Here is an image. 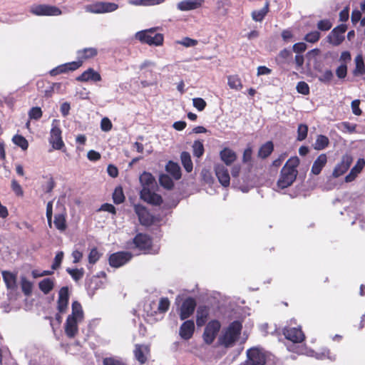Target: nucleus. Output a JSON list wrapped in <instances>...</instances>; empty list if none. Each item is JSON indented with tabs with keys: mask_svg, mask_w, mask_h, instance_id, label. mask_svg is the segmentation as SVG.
Listing matches in <instances>:
<instances>
[{
	"mask_svg": "<svg viewBox=\"0 0 365 365\" xmlns=\"http://www.w3.org/2000/svg\"><path fill=\"white\" fill-rule=\"evenodd\" d=\"M101 74L96 71L92 68H88L82 74L76 78V81L80 82H88L91 81L93 83L99 82L101 81Z\"/></svg>",
	"mask_w": 365,
	"mask_h": 365,
	"instance_id": "nucleus-16",
	"label": "nucleus"
},
{
	"mask_svg": "<svg viewBox=\"0 0 365 365\" xmlns=\"http://www.w3.org/2000/svg\"><path fill=\"white\" fill-rule=\"evenodd\" d=\"M140 182L143 186L140 191L141 199L154 205H160L163 201L161 196L150 190L155 184L154 177L150 173L144 172L140 176Z\"/></svg>",
	"mask_w": 365,
	"mask_h": 365,
	"instance_id": "nucleus-2",
	"label": "nucleus"
},
{
	"mask_svg": "<svg viewBox=\"0 0 365 365\" xmlns=\"http://www.w3.org/2000/svg\"><path fill=\"white\" fill-rule=\"evenodd\" d=\"M352 158L349 155H345L342 157L341 162L336 165L334 171L333 175L335 178L339 177L343 175L350 167L352 163Z\"/></svg>",
	"mask_w": 365,
	"mask_h": 365,
	"instance_id": "nucleus-19",
	"label": "nucleus"
},
{
	"mask_svg": "<svg viewBox=\"0 0 365 365\" xmlns=\"http://www.w3.org/2000/svg\"><path fill=\"white\" fill-rule=\"evenodd\" d=\"M180 160L185 170L187 173H190L192 170L193 165L190 153L185 151L182 152L180 155Z\"/></svg>",
	"mask_w": 365,
	"mask_h": 365,
	"instance_id": "nucleus-34",
	"label": "nucleus"
},
{
	"mask_svg": "<svg viewBox=\"0 0 365 365\" xmlns=\"http://www.w3.org/2000/svg\"><path fill=\"white\" fill-rule=\"evenodd\" d=\"M227 84L231 89L240 91L242 88L241 79L236 75L228 76Z\"/></svg>",
	"mask_w": 365,
	"mask_h": 365,
	"instance_id": "nucleus-35",
	"label": "nucleus"
},
{
	"mask_svg": "<svg viewBox=\"0 0 365 365\" xmlns=\"http://www.w3.org/2000/svg\"><path fill=\"white\" fill-rule=\"evenodd\" d=\"M113 124L110 120L106 117L103 118L101 122V129L104 132H108L112 129Z\"/></svg>",
	"mask_w": 365,
	"mask_h": 365,
	"instance_id": "nucleus-56",
	"label": "nucleus"
},
{
	"mask_svg": "<svg viewBox=\"0 0 365 365\" xmlns=\"http://www.w3.org/2000/svg\"><path fill=\"white\" fill-rule=\"evenodd\" d=\"M82 64L81 61H73L68 63L60 65L50 71L51 76H57L61 73H66L69 71H75Z\"/></svg>",
	"mask_w": 365,
	"mask_h": 365,
	"instance_id": "nucleus-20",
	"label": "nucleus"
},
{
	"mask_svg": "<svg viewBox=\"0 0 365 365\" xmlns=\"http://www.w3.org/2000/svg\"><path fill=\"white\" fill-rule=\"evenodd\" d=\"M329 144V139L325 135H318L314 148L316 150H320L324 149Z\"/></svg>",
	"mask_w": 365,
	"mask_h": 365,
	"instance_id": "nucleus-39",
	"label": "nucleus"
},
{
	"mask_svg": "<svg viewBox=\"0 0 365 365\" xmlns=\"http://www.w3.org/2000/svg\"><path fill=\"white\" fill-rule=\"evenodd\" d=\"M193 106L196 108L199 111H202L205 109L207 103L204 99L201 98H195L192 99Z\"/></svg>",
	"mask_w": 365,
	"mask_h": 365,
	"instance_id": "nucleus-55",
	"label": "nucleus"
},
{
	"mask_svg": "<svg viewBox=\"0 0 365 365\" xmlns=\"http://www.w3.org/2000/svg\"><path fill=\"white\" fill-rule=\"evenodd\" d=\"M158 304L162 314L168 311L170 306L168 298H160Z\"/></svg>",
	"mask_w": 365,
	"mask_h": 365,
	"instance_id": "nucleus-57",
	"label": "nucleus"
},
{
	"mask_svg": "<svg viewBox=\"0 0 365 365\" xmlns=\"http://www.w3.org/2000/svg\"><path fill=\"white\" fill-rule=\"evenodd\" d=\"M334 77L332 71L329 69L325 70L319 77L318 79L323 83H329Z\"/></svg>",
	"mask_w": 365,
	"mask_h": 365,
	"instance_id": "nucleus-44",
	"label": "nucleus"
},
{
	"mask_svg": "<svg viewBox=\"0 0 365 365\" xmlns=\"http://www.w3.org/2000/svg\"><path fill=\"white\" fill-rule=\"evenodd\" d=\"M329 42L334 46H339L344 39V35L339 34L336 31H331L329 36Z\"/></svg>",
	"mask_w": 365,
	"mask_h": 365,
	"instance_id": "nucleus-38",
	"label": "nucleus"
},
{
	"mask_svg": "<svg viewBox=\"0 0 365 365\" xmlns=\"http://www.w3.org/2000/svg\"><path fill=\"white\" fill-rule=\"evenodd\" d=\"M193 155L197 158L201 157L204 153V146L201 141L195 140L192 144Z\"/></svg>",
	"mask_w": 365,
	"mask_h": 365,
	"instance_id": "nucleus-42",
	"label": "nucleus"
},
{
	"mask_svg": "<svg viewBox=\"0 0 365 365\" xmlns=\"http://www.w3.org/2000/svg\"><path fill=\"white\" fill-rule=\"evenodd\" d=\"M319 38H320L319 32L314 31H312V32L307 34L304 37V40L309 43H315V42L318 41Z\"/></svg>",
	"mask_w": 365,
	"mask_h": 365,
	"instance_id": "nucleus-53",
	"label": "nucleus"
},
{
	"mask_svg": "<svg viewBox=\"0 0 365 365\" xmlns=\"http://www.w3.org/2000/svg\"><path fill=\"white\" fill-rule=\"evenodd\" d=\"M29 11L36 16H58L62 14V11L58 7L49 4H33Z\"/></svg>",
	"mask_w": 365,
	"mask_h": 365,
	"instance_id": "nucleus-6",
	"label": "nucleus"
},
{
	"mask_svg": "<svg viewBox=\"0 0 365 365\" xmlns=\"http://www.w3.org/2000/svg\"><path fill=\"white\" fill-rule=\"evenodd\" d=\"M355 68L353 71V74L355 76H362L365 73V65L364 58L361 54L357 55L354 58Z\"/></svg>",
	"mask_w": 365,
	"mask_h": 365,
	"instance_id": "nucleus-26",
	"label": "nucleus"
},
{
	"mask_svg": "<svg viewBox=\"0 0 365 365\" xmlns=\"http://www.w3.org/2000/svg\"><path fill=\"white\" fill-rule=\"evenodd\" d=\"M242 329V323L239 321H234L230 323L223 335L220 338L221 344L226 348L233 346L241 334Z\"/></svg>",
	"mask_w": 365,
	"mask_h": 365,
	"instance_id": "nucleus-3",
	"label": "nucleus"
},
{
	"mask_svg": "<svg viewBox=\"0 0 365 365\" xmlns=\"http://www.w3.org/2000/svg\"><path fill=\"white\" fill-rule=\"evenodd\" d=\"M195 323L193 320H186L180 327L179 335L184 340L190 339L195 332Z\"/></svg>",
	"mask_w": 365,
	"mask_h": 365,
	"instance_id": "nucleus-14",
	"label": "nucleus"
},
{
	"mask_svg": "<svg viewBox=\"0 0 365 365\" xmlns=\"http://www.w3.org/2000/svg\"><path fill=\"white\" fill-rule=\"evenodd\" d=\"M308 127L305 124H300L297 129V140L302 141L304 140L307 135Z\"/></svg>",
	"mask_w": 365,
	"mask_h": 365,
	"instance_id": "nucleus-45",
	"label": "nucleus"
},
{
	"mask_svg": "<svg viewBox=\"0 0 365 365\" xmlns=\"http://www.w3.org/2000/svg\"><path fill=\"white\" fill-rule=\"evenodd\" d=\"M63 252H59L56 254V255L54 258V262L51 267L53 269H56L60 267L61 263L63 260Z\"/></svg>",
	"mask_w": 365,
	"mask_h": 365,
	"instance_id": "nucleus-64",
	"label": "nucleus"
},
{
	"mask_svg": "<svg viewBox=\"0 0 365 365\" xmlns=\"http://www.w3.org/2000/svg\"><path fill=\"white\" fill-rule=\"evenodd\" d=\"M67 272L75 281L79 280L83 276V270L82 269H68Z\"/></svg>",
	"mask_w": 365,
	"mask_h": 365,
	"instance_id": "nucleus-51",
	"label": "nucleus"
},
{
	"mask_svg": "<svg viewBox=\"0 0 365 365\" xmlns=\"http://www.w3.org/2000/svg\"><path fill=\"white\" fill-rule=\"evenodd\" d=\"M221 328L220 322L217 319L210 321L205 327L202 339L204 342L210 345L213 343Z\"/></svg>",
	"mask_w": 365,
	"mask_h": 365,
	"instance_id": "nucleus-7",
	"label": "nucleus"
},
{
	"mask_svg": "<svg viewBox=\"0 0 365 365\" xmlns=\"http://www.w3.org/2000/svg\"><path fill=\"white\" fill-rule=\"evenodd\" d=\"M347 74V66L346 63H341L336 69V75L339 79H344Z\"/></svg>",
	"mask_w": 365,
	"mask_h": 365,
	"instance_id": "nucleus-50",
	"label": "nucleus"
},
{
	"mask_svg": "<svg viewBox=\"0 0 365 365\" xmlns=\"http://www.w3.org/2000/svg\"><path fill=\"white\" fill-rule=\"evenodd\" d=\"M52 215H53V202L50 201L46 205V217L48 220V225L50 227H52Z\"/></svg>",
	"mask_w": 365,
	"mask_h": 365,
	"instance_id": "nucleus-60",
	"label": "nucleus"
},
{
	"mask_svg": "<svg viewBox=\"0 0 365 365\" xmlns=\"http://www.w3.org/2000/svg\"><path fill=\"white\" fill-rule=\"evenodd\" d=\"M327 162V157L325 154H321L315 160L312 168V173L314 175H319Z\"/></svg>",
	"mask_w": 365,
	"mask_h": 365,
	"instance_id": "nucleus-25",
	"label": "nucleus"
},
{
	"mask_svg": "<svg viewBox=\"0 0 365 365\" xmlns=\"http://www.w3.org/2000/svg\"><path fill=\"white\" fill-rule=\"evenodd\" d=\"M365 165V160L363 158H360L357 160L356 164L353 167L351 170L349 175H347L345 178L346 182H351L353 181L357 175L362 170Z\"/></svg>",
	"mask_w": 365,
	"mask_h": 365,
	"instance_id": "nucleus-24",
	"label": "nucleus"
},
{
	"mask_svg": "<svg viewBox=\"0 0 365 365\" xmlns=\"http://www.w3.org/2000/svg\"><path fill=\"white\" fill-rule=\"evenodd\" d=\"M269 11V2L267 1L265 3L264 6L260 10L253 11L252 12V18L255 21L260 22L262 21L267 14Z\"/></svg>",
	"mask_w": 365,
	"mask_h": 365,
	"instance_id": "nucleus-31",
	"label": "nucleus"
},
{
	"mask_svg": "<svg viewBox=\"0 0 365 365\" xmlns=\"http://www.w3.org/2000/svg\"><path fill=\"white\" fill-rule=\"evenodd\" d=\"M103 365H127L121 359H118L114 357H106L103 360Z\"/></svg>",
	"mask_w": 365,
	"mask_h": 365,
	"instance_id": "nucleus-48",
	"label": "nucleus"
},
{
	"mask_svg": "<svg viewBox=\"0 0 365 365\" xmlns=\"http://www.w3.org/2000/svg\"><path fill=\"white\" fill-rule=\"evenodd\" d=\"M69 316H73V318L81 321L83 319V311L81 304L78 302L74 301L72 303V313Z\"/></svg>",
	"mask_w": 365,
	"mask_h": 365,
	"instance_id": "nucleus-36",
	"label": "nucleus"
},
{
	"mask_svg": "<svg viewBox=\"0 0 365 365\" xmlns=\"http://www.w3.org/2000/svg\"><path fill=\"white\" fill-rule=\"evenodd\" d=\"M30 119L38 120L42 116V110L39 107H33L29 112Z\"/></svg>",
	"mask_w": 365,
	"mask_h": 365,
	"instance_id": "nucleus-49",
	"label": "nucleus"
},
{
	"mask_svg": "<svg viewBox=\"0 0 365 365\" xmlns=\"http://www.w3.org/2000/svg\"><path fill=\"white\" fill-rule=\"evenodd\" d=\"M331 23L329 20H322L317 24V28L321 31H328L331 28Z\"/></svg>",
	"mask_w": 365,
	"mask_h": 365,
	"instance_id": "nucleus-62",
	"label": "nucleus"
},
{
	"mask_svg": "<svg viewBox=\"0 0 365 365\" xmlns=\"http://www.w3.org/2000/svg\"><path fill=\"white\" fill-rule=\"evenodd\" d=\"M155 66V63L150 60L144 61L140 66V70H147L148 71H152V68Z\"/></svg>",
	"mask_w": 365,
	"mask_h": 365,
	"instance_id": "nucleus-63",
	"label": "nucleus"
},
{
	"mask_svg": "<svg viewBox=\"0 0 365 365\" xmlns=\"http://www.w3.org/2000/svg\"><path fill=\"white\" fill-rule=\"evenodd\" d=\"M113 201L116 204L122 203L125 200V196L121 187H117L113 194Z\"/></svg>",
	"mask_w": 365,
	"mask_h": 365,
	"instance_id": "nucleus-43",
	"label": "nucleus"
},
{
	"mask_svg": "<svg viewBox=\"0 0 365 365\" xmlns=\"http://www.w3.org/2000/svg\"><path fill=\"white\" fill-rule=\"evenodd\" d=\"M159 181L160 185L167 189H171L173 187V180L166 175H160Z\"/></svg>",
	"mask_w": 365,
	"mask_h": 365,
	"instance_id": "nucleus-46",
	"label": "nucleus"
},
{
	"mask_svg": "<svg viewBox=\"0 0 365 365\" xmlns=\"http://www.w3.org/2000/svg\"><path fill=\"white\" fill-rule=\"evenodd\" d=\"M209 317V309L207 306H199L197 309L196 324L198 327L204 326Z\"/></svg>",
	"mask_w": 365,
	"mask_h": 365,
	"instance_id": "nucleus-22",
	"label": "nucleus"
},
{
	"mask_svg": "<svg viewBox=\"0 0 365 365\" xmlns=\"http://www.w3.org/2000/svg\"><path fill=\"white\" fill-rule=\"evenodd\" d=\"M53 287V281L50 278L44 279L38 282V287L44 294H48Z\"/></svg>",
	"mask_w": 365,
	"mask_h": 365,
	"instance_id": "nucleus-33",
	"label": "nucleus"
},
{
	"mask_svg": "<svg viewBox=\"0 0 365 365\" xmlns=\"http://www.w3.org/2000/svg\"><path fill=\"white\" fill-rule=\"evenodd\" d=\"M98 53L97 49L95 48H86L78 51V55L83 59H88L96 56Z\"/></svg>",
	"mask_w": 365,
	"mask_h": 365,
	"instance_id": "nucleus-37",
	"label": "nucleus"
},
{
	"mask_svg": "<svg viewBox=\"0 0 365 365\" xmlns=\"http://www.w3.org/2000/svg\"><path fill=\"white\" fill-rule=\"evenodd\" d=\"M215 171L220 184L224 187H227L230 185V178L227 168L222 164H217L215 167Z\"/></svg>",
	"mask_w": 365,
	"mask_h": 365,
	"instance_id": "nucleus-18",
	"label": "nucleus"
},
{
	"mask_svg": "<svg viewBox=\"0 0 365 365\" xmlns=\"http://www.w3.org/2000/svg\"><path fill=\"white\" fill-rule=\"evenodd\" d=\"M11 189L13 191L19 196H22L24 194L23 190L21 188V186L19 185V183L14 179L11 180Z\"/></svg>",
	"mask_w": 365,
	"mask_h": 365,
	"instance_id": "nucleus-61",
	"label": "nucleus"
},
{
	"mask_svg": "<svg viewBox=\"0 0 365 365\" xmlns=\"http://www.w3.org/2000/svg\"><path fill=\"white\" fill-rule=\"evenodd\" d=\"M20 286L24 295L30 296L32 294L34 283L29 281L25 276H21Z\"/></svg>",
	"mask_w": 365,
	"mask_h": 365,
	"instance_id": "nucleus-29",
	"label": "nucleus"
},
{
	"mask_svg": "<svg viewBox=\"0 0 365 365\" xmlns=\"http://www.w3.org/2000/svg\"><path fill=\"white\" fill-rule=\"evenodd\" d=\"M13 143L19 146L22 150H26L29 147V143L27 140L19 135H16L12 138Z\"/></svg>",
	"mask_w": 365,
	"mask_h": 365,
	"instance_id": "nucleus-41",
	"label": "nucleus"
},
{
	"mask_svg": "<svg viewBox=\"0 0 365 365\" xmlns=\"http://www.w3.org/2000/svg\"><path fill=\"white\" fill-rule=\"evenodd\" d=\"M134 210L138 217L139 222L144 226H150L154 222L153 216L143 205H135Z\"/></svg>",
	"mask_w": 365,
	"mask_h": 365,
	"instance_id": "nucleus-12",
	"label": "nucleus"
},
{
	"mask_svg": "<svg viewBox=\"0 0 365 365\" xmlns=\"http://www.w3.org/2000/svg\"><path fill=\"white\" fill-rule=\"evenodd\" d=\"M205 0H183L177 4V9L181 11L197 9L203 5Z\"/></svg>",
	"mask_w": 365,
	"mask_h": 365,
	"instance_id": "nucleus-17",
	"label": "nucleus"
},
{
	"mask_svg": "<svg viewBox=\"0 0 365 365\" xmlns=\"http://www.w3.org/2000/svg\"><path fill=\"white\" fill-rule=\"evenodd\" d=\"M229 1L227 0H220L217 2V10L225 15L227 14V8L229 6Z\"/></svg>",
	"mask_w": 365,
	"mask_h": 365,
	"instance_id": "nucleus-59",
	"label": "nucleus"
},
{
	"mask_svg": "<svg viewBox=\"0 0 365 365\" xmlns=\"http://www.w3.org/2000/svg\"><path fill=\"white\" fill-rule=\"evenodd\" d=\"M69 298H58V310L60 313H63L67 310Z\"/></svg>",
	"mask_w": 365,
	"mask_h": 365,
	"instance_id": "nucleus-54",
	"label": "nucleus"
},
{
	"mask_svg": "<svg viewBox=\"0 0 365 365\" xmlns=\"http://www.w3.org/2000/svg\"><path fill=\"white\" fill-rule=\"evenodd\" d=\"M119 8L118 4L109 1H96L93 4L86 5V12L91 14H106L115 11Z\"/></svg>",
	"mask_w": 365,
	"mask_h": 365,
	"instance_id": "nucleus-4",
	"label": "nucleus"
},
{
	"mask_svg": "<svg viewBox=\"0 0 365 365\" xmlns=\"http://www.w3.org/2000/svg\"><path fill=\"white\" fill-rule=\"evenodd\" d=\"M299 164V159L297 156L292 157L287 161L281 170L280 176L277 181V187L279 188L284 189L292 185L298 175L297 168Z\"/></svg>",
	"mask_w": 365,
	"mask_h": 365,
	"instance_id": "nucleus-1",
	"label": "nucleus"
},
{
	"mask_svg": "<svg viewBox=\"0 0 365 365\" xmlns=\"http://www.w3.org/2000/svg\"><path fill=\"white\" fill-rule=\"evenodd\" d=\"M144 350L147 352L149 351L146 346L140 344H136L133 351L135 359L140 364H144L147 361V356L145 354Z\"/></svg>",
	"mask_w": 365,
	"mask_h": 365,
	"instance_id": "nucleus-27",
	"label": "nucleus"
},
{
	"mask_svg": "<svg viewBox=\"0 0 365 365\" xmlns=\"http://www.w3.org/2000/svg\"><path fill=\"white\" fill-rule=\"evenodd\" d=\"M133 243L139 250L148 251L151 245V240L146 235L138 234L134 238Z\"/></svg>",
	"mask_w": 365,
	"mask_h": 365,
	"instance_id": "nucleus-21",
	"label": "nucleus"
},
{
	"mask_svg": "<svg viewBox=\"0 0 365 365\" xmlns=\"http://www.w3.org/2000/svg\"><path fill=\"white\" fill-rule=\"evenodd\" d=\"M176 43L182 45L185 47H192L197 44V41L189 37H185L182 40L177 41Z\"/></svg>",
	"mask_w": 365,
	"mask_h": 365,
	"instance_id": "nucleus-47",
	"label": "nucleus"
},
{
	"mask_svg": "<svg viewBox=\"0 0 365 365\" xmlns=\"http://www.w3.org/2000/svg\"><path fill=\"white\" fill-rule=\"evenodd\" d=\"M1 274L7 289H16L17 287L16 274L9 271H2Z\"/></svg>",
	"mask_w": 365,
	"mask_h": 365,
	"instance_id": "nucleus-23",
	"label": "nucleus"
},
{
	"mask_svg": "<svg viewBox=\"0 0 365 365\" xmlns=\"http://www.w3.org/2000/svg\"><path fill=\"white\" fill-rule=\"evenodd\" d=\"M297 91L298 93L303 94V95H307L309 93V87L308 84L304 81H300L297 85Z\"/></svg>",
	"mask_w": 365,
	"mask_h": 365,
	"instance_id": "nucleus-52",
	"label": "nucleus"
},
{
	"mask_svg": "<svg viewBox=\"0 0 365 365\" xmlns=\"http://www.w3.org/2000/svg\"><path fill=\"white\" fill-rule=\"evenodd\" d=\"M220 158L227 165H230L236 160L237 157L233 150L225 148L220 152Z\"/></svg>",
	"mask_w": 365,
	"mask_h": 365,
	"instance_id": "nucleus-28",
	"label": "nucleus"
},
{
	"mask_svg": "<svg viewBox=\"0 0 365 365\" xmlns=\"http://www.w3.org/2000/svg\"><path fill=\"white\" fill-rule=\"evenodd\" d=\"M273 150V144L272 142H267L264 144L259 150V156L264 158H267Z\"/></svg>",
	"mask_w": 365,
	"mask_h": 365,
	"instance_id": "nucleus-40",
	"label": "nucleus"
},
{
	"mask_svg": "<svg viewBox=\"0 0 365 365\" xmlns=\"http://www.w3.org/2000/svg\"><path fill=\"white\" fill-rule=\"evenodd\" d=\"M144 311L146 313L147 320L150 323L156 322L163 318L158 301L153 300L144 305Z\"/></svg>",
	"mask_w": 365,
	"mask_h": 365,
	"instance_id": "nucleus-8",
	"label": "nucleus"
},
{
	"mask_svg": "<svg viewBox=\"0 0 365 365\" xmlns=\"http://www.w3.org/2000/svg\"><path fill=\"white\" fill-rule=\"evenodd\" d=\"M197 306L195 298H186L181 307L180 310V318L181 320H185L188 319L195 312Z\"/></svg>",
	"mask_w": 365,
	"mask_h": 365,
	"instance_id": "nucleus-11",
	"label": "nucleus"
},
{
	"mask_svg": "<svg viewBox=\"0 0 365 365\" xmlns=\"http://www.w3.org/2000/svg\"><path fill=\"white\" fill-rule=\"evenodd\" d=\"M166 170L169 173L175 180H179L181 178V170L179 165L173 161H169L166 165Z\"/></svg>",
	"mask_w": 365,
	"mask_h": 365,
	"instance_id": "nucleus-30",
	"label": "nucleus"
},
{
	"mask_svg": "<svg viewBox=\"0 0 365 365\" xmlns=\"http://www.w3.org/2000/svg\"><path fill=\"white\" fill-rule=\"evenodd\" d=\"M283 334L287 339L293 343H301L305 339V336L299 327H284Z\"/></svg>",
	"mask_w": 365,
	"mask_h": 365,
	"instance_id": "nucleus-10",
	"label": "nucleus"
},
{
	"mask_svg": "<svg viewBox=\"0 0 365 365\" xmlns=\"http://www.w3.org/2000/svg\"><path fill=\"white\" fill-rule=\"evenodd\" d=\"M81 320L73 318V316H68L65 323V333L70 338H74L78 332V324Z\"/></svg>",
	"mask_w": 365,
	"mask_h": 365,
	"instance_id": "nucleus-15",
	"label": "nucleus"
},
{
	"mask_svg": "<svg viewBox=\"0 0 365 365\" xmlns=\"http://www.w3.org/2000/svg\"><path fill=\"white\" fill-rule=\"evenodd\" d=\"M135 37L142 43H148L150 46H158L163 43V34H155V29L138 31L136 33Z\"/></svg>",
	"mask_w": 365,
	"mask_h": 365,
	"instance_id": "nucleus-5",
	"label": "nucleus"
},
{
	"mask_svg": "<svg viewBox=\"0 0 365 365\" xmlns=\"http://www.w3.org/2000/svg\"><path fill=\"white\" fill-rule=\"evenodd\" d=\"M132 258V254L129 252H118L112 254L109 257V264L113 267H120Z\"/></svg>",
	"mask_w": 365,
	"mask_h": 365,
	"instance_id": "nucleus-9",
	"label": "nucleus"
},
{
	"mask_svg": "<svg viewBox=\"0 0 365 365\" xmlns=\"http://www.w3.org/2000/svg\"><path fill=\"white\" fill-rule=\"evenodd\" d=\"M49 143L55 150H61L64 147V143L61 138V131L58 127L53 125L51 130Z\"/></svg>",
	"mask_w": 365,
	"mask_h": 365,
	"instance_id": "nucleus-13",
	"label": "nucleus"
},
{
	"mask_svg": "<svg viewBox=\"0 0 365 365\" xmlns=\"http://www.w3.org/2000/svg\"><path fill=\"white\" fill-rule=\"evenodd\" d=\"M100 253L96 248H93L91 250L88 255V262L91 264H95L100 258Z\"/></svg>",
	"mask_w": 365,
	"mask_h": 365,
	"instance_id": "nucleus-58",
	"label": "nucleus"
},
{
	"mask_svg": "<svg viewBox=\"0 0 365 365\" xmlns=\"http://www.w3.org/2000/svg\"><path fill=\"white\" fill-rule=\"evenodd\" d=\"M53 223L59 231H64L66 229V212L56 215Z\"/></svg>",
	"mask_w": 365,
	"mask_h": 365,
	"instance_id": "nucleus-32",
	"label": "nucleus"
}]
</instances>
